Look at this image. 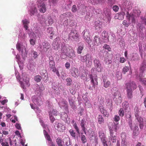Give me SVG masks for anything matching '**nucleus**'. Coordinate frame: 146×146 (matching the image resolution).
Instances as JSON below:
<instances>
[{
    "mask_svg": "<svg viewBox=\"0 0 146 146\" xmlns=\"http://www.w3.org/2000/svg\"><path fill=\"white\" fill-rule=\"evenodd\" d=\"M123 106L124 108L126 109L129 107V104L128 102L125 101L123 103Z\"/></svg>",
    "mask_w": 146,
    "mask_h": 146,
    "instance_id": "45",
    "label": "nucleus"
},
{
    "mask_svg": "<svg viewBox=\"0 0 146 146\" xmlns=\"http://www.w3.org/2000/svg\"><path fill=\"white\" fill-rule=\"evenodd\" d=\"M1 145L2 146H9L8 143L6 141L2 142L1 143Z\"/></svg>",
    "mask_w": 146,
    "mask_h": 146,
    "instance_id": "62",
    "label": "nucleus"
},
{
    "mask_svg": "<svg viewBox=\"0 0 146 146\" xmlns=\"http://www.w3.org/2000/svg\"><path fill=\"white\" fill-rule=\"evenodd\" d=\"M104 82V86L105 88H108L111 84V82L106 79H104L103 80Z\"/></svg>",
    "mask_w": 146,
    "mask_h": 146,
    "instance_id": "25",
    "label": "nucleus"
},
{
    "mask_svg": "<svg viewBox=\"0 0 146 146\" xmlns=\"http://www.w3.org/2000/svg\"><path fill=\"white\" fill-rule=\"evenodd\" d=\"M79 34L76 30H72L69 34L70 37L72 38L74 40H77L79 39Z\"/></svg>",
    "mask_w": 146,
    "mask_h": 146,
    "instance_id": "7",
    "label": "nucleus"
},
{
    "mask_svg": "<svg viewBox=\"0 0 146 146\" xmlns=\"http://www.w3.org/2000/svg\"><path fill=\"white\" fill-rule=\"evenodd\" d=\"M81 61L82 62H86V66L90 67L92 64V57L90 55L87 54L85 55L82 56L81 57Z\"/></svg>",
    "mask_w": 146,
    "mask_h": 146,
    "instance_id": "3",
    "label": "nucleus"
},
{
    "mask_svg": "<svg viewBox=\"0 0 146 146\" xmlns=\"http://www.w3.org/2000/svg\"><path fill=\"white\" fill-rule=\"evenodd\" d=\"M114 120L115 122H117L120 120V117L119 116L115 115L114 118Z\"/></svg>",
    "mask_w": 146,
    "mask_h": 146,
    "instance_id": "59",
    "label": "nucleus"
},
{
    "mask_svg": "<svg viewBox=\"0 0 146 146\" xmlns=\"http://www.w3.org/2000/svg\"><path fill=\"white\" fill-rule=\"evenodd\" d=\"M139 133V128L137 126H135L133 129V135H136Z\"/></svg>",
    "mask_w": 146,
    "mask_h": 146,
    "instance_id": "31",
    "label": "nucleus"
},
{
    "mask_svg": "<svg viewBox=\"0 0 146 146\" xmlns=\"http://www.w3.org/2000/svg\"><path fill=\"white\" fill-rule=\"evenodd\" d=\"M70 72L72 76L74 77H77L79 75L78 69L74 67L71 68Z\"/></svg>",
    "mask_w": 146,
    "mask_h": 146,
    "instance_id": "9",
    "label": "nucleus"
},
{
    "mask_svg": "<svg viewBox=\"0 0 146 146\" xmlns=\"http://www.w3.org/2000/svg\"><path fill=\"white\" fill-rule=\"evenodd\" d=\"M94 27L95 29L97 30H99L102 28V23L100 22L99 23L98 22L96 21L95 23Z\"/></svg>",
    "mask_w": 146,
    "mask_h": 146,
    "instance_id": "26",
    "label": "nucleus"
},
{
    "mask_svg": "<svg viewBox=\"0 0 146 146\" xmlns=\"http://www.w3.org/2000/svg\"><path fill=\"white\" fill-rule=\"evenodd\" d=\"M57 111L56 110L53 109L51 111L49 112V113H51V115L53 114L54 115L56 116L57 115Z\"/></svg>",
    "mask_w": 146,
    "mask_h": 146,
    "instance_id": "53",
    "label": "nucleus"
},
{
    "mask_svg": "<svg viewBox=\"0 0 146 146\" xmlns=\"http://www.w3.org/2000/svg\"><path fill=\"white\" fill-rule=\"evenodd\" d=\"M127 96L128 99H131L133 97V90H132L126 89Z\"/></svg>",
    "mask_w": 146,
    "mask_h": 146,
    "instance_id": "24",
    "label": "nucleus"
},
{
    "mask_svg": "<svg viewBox=\"0 0 146 146\" xmlns=\"http://www.w3.org/2000/svg\"><path fill=\"white\" fill-rule=\"evenodd\" d=\"M77 9L76 6L75 5H74L72 8V10L73 12L75 13L77 11Z\"/></svg>",
    "mask_w": 146,
    "mask_h": 146,
    "instance_id": "61",
    "label": "nucleus"
},
{
    "mask_svg": "<svg viewBox=\"0 0 146 146\" xmlns=\"http://www.w3.org/2000/svg\"><path fill=\"white\" fill-rule=\"evenodd\" d=\"M127 117H128L129 118H128V123L129 125L130 129L131 130L133 129V126L132 125V120L131 119V115L130 114H128L127 115Z\"/></svg>",
    "mask_w": 146,
    "mask_h": 146,
    "instance_id": "20",
    "label": "nucleus"
},
{
    "mask_svg": "<svg viewBox=\"0 0 146 146\" xmlns=\"http://www.w3.org/2000/svg\"><path fill=\"white\" fill-rule=\"evenodd\" d=\"M69 132L71 135L73 137H75L76 135L75 132L72 129H70L69 131Z\"/></svg>",
    "mask_w": 146,
    "mask_h": 146,
    "instance_id": "51",
    "label": "nucleus"
},
{
    "mask_svg": "<svg viewBox=\"0 0 146 146\" xmlns=\"http://www.w3.org/2000/svg\"><path fill=\"white\" fill-rule=\"evenodd\" d=\"M16 48L19 52H21V53H23V49H21V45L19 43H17L16 44Z\"/></svg>",
    "mask_w": 146,
    "mask_h": 146,
    "instance_id": "35",
    "label": "nucleus"
},
{
    "mask_svg": "<svg viewBox=\"0 0 146 146\" xmlns=\"http://www.w3.org/2000/svg\"><path fill=\"white\" fill-rule=\"evenodd\" d=\"M16 77L17 79L19 82L20 84L21 85V87L24 89H26L27 88L29 87L30 84L29 83V78L24 76L23 77V81L25 82V85L24 83L22 81H21V76L19 74L16 75Z\"/></svg>",
    "mask_w": 146,
    "mask_h": 146,
    "instance_id": "2",
    "label": "nucleus"
},
{
    "mask_svg": "<svg viewBox=\"0 0 146 146\" xmlns=\"http://www.w3.org/2000/svg\"><path fill=\"white\" fill-rule=\"evenodd\" d=\"M129 70V68L128 67L125 66L123 69V74H125V73L128 71Z\"/></svg>",
    "mask_w": 146,
    "mask_h": 146,
    "instance_id": "54",
    "label": "nucleus"
},
{
    "mask_svg": "<svg viewBox=\"0 0 146 146\" xmlns=\"http://www.w3.org/2000/svg\"><path fill=\"white\" fill-rule=\"evenodd\" d=\"M49 66L51 69H53L55 68V63L54 61H49Z\"/></svg>",
    "mask_w": 146,
    "mask_h": 146,
    "instance_id": "32",
    "label": "nucleus"
},
{
    "mask_svg": "<svg viewBox=\"0 0 146 146\" xmlns=\"http://www.w3.org/2000/svg\"><path fill=\"white\" fill-rule=\"evenodd\" d=\"M81 139L82 143L84 144L87 141L86 137L84 135H81Z\"/></svg>",
    "mask_w": 146,
    "mask_h": 146,
    "instance_id": "43",
    "label": "nucleus"
},
{
    "mask_svg": "<svg viewBox=\"0 0 146 146\" xmlns=\"http://www.w3.org/2000/svg\"><path fill=\"white\" fill-rule=\"evenodd\" d=\"M126 17L127 19L130 21V19L132 20V22L134 23L135 21L134 15L131 13L129 14L128 12H127Z\"/></svg>",
    "mask_w": 146,
    "mask_h": 146,
    "instance_id": "16",
    "label": "nucleus"
},
{
    "mask_svg": "<svg viewBox=\"0 0 146 146\" xmlns=\"http://www.w3.org/2000/svg\"><path fill=\"white\" fill-rule=\"evenodd\" d=\"M49 117L50 120L52 123H53L55 120L54 118L51 115V113H49Z\"/></svg>",
    "mask_w": 146,
    "mask_h": 146,
    "instance_id": "56",
    "label": "nucleus"
},
{
    "mask_svg": "<svg viewBox=\"0 0 146 146\" xmlns=\"http://www.w3.org/2000/svg\"><path fill=\"white\" fill-rule=\"evenodd\" d=\"M22 22L23 25H28L29 23V22L26 19L22 20Z\"/></svg>",
    "mask_w": 146,
    "mask_h": 146,
    "instance_id": "60",
    "label": "nucleus"
},
{
    "mask_svg": "<svg viewBox=\"0 0 146 146\" xmlns=\"http://www.w3.org/2000/svg\"><path fill=\"white\" fill-rule=\"evenodd\" d=\"M58 104L61 107L65 106L67 104V102L65 101H63L61 102H59Z\"/></svg>",
    "mask_w": 146,
    "mask_h": 146,
    "instance_id": "37",
    "label": "nucleus"
},
{
    "mask_svg": "<svg viewBox=\"0 0 146 146\" xmlns=\"http://www.w3.org/2000/svg\"><path fill=\"white\" fill-rule=\"evenodd\" d=\"M103 48L107 50L108 51H110L111 50V48L109 45L105 44L103 46Z\"/></svg>",
    "mask_w": 146,
    "mask_h": 146,
    "instance_id": "55",
    "label": "nucleus"
},
{
    "mask_svg": "<svg viewBox=\"0 0 146 146\" xmlns=\"http://www.w3.org/2000/svg\"><path fill=\"white\" fill-rule=\"evenodd\" d=\"M121 146H127L126 141H121Z\"/></svg>",
    "mask_w": 146,
    "mask_h": 146,
    "instance_id": "64",
    "label": "nucleus"
},
{
    "mask_svg": "<svg viewBox=\"0 0 146 146\" xmlns=\"http://www.w3.org/2000/svg\"><path fill=\"white\" fill-rule=\"evenodd\" d=\"M82 34L83 35L84 39L87 42H88L90 40V32L87 29H86L83 31Z\"/></svg>",
    "mask_w": 146,
    "mask_h": 146,
    "instance_id": "11",
    "label": "nucleus"
},
{
    "mask_svg": "<svg viewBox=\"0 0 146 146\" xmlns=\"http://www.w3.org/2000/svg\"><path fill=\"white\" fill-rule=\"evenodd\" d=\"M84 48V47L83 45L79 46L77 49V53L79 54L81 53L82 50Z\"/></svg>",
    "mask_w": 146,
    "mask_h": 146,
    "instance_id": "41",
    "label": "nucleus"
},
{
    "mask_svg": "<svg viewBox=\"0 0 146 146\" xmlns=\"http://www.w3.org/2000/svg\"><path fill=\"white\" fill-rule=\"evenodd\" d=\"M98 122L99 124H102V123H104V119L103 117L101 115H99L98 117Z\"/></svg>",
    "mask_w": 146,
    "mask_h": 146,
    "instance_id": "28",
    "label": "nucleus"
},
{
    "mask_svg": "<svg viewBox=\"0 0 146 146\" xmlns=\"http://www.w3.org/2000/svg\"><path fill=\"white\" fill-rule=\"evenodd\" d=\"M119 129L118 123H114L111 127L109 128L110 136V139L112 143L116 142V137L114 134L115 132H117V130Z\"/></svg>",
    "mask_w": 146,
    "mask_h": 146,
    "instance_id": "1",
    "label": "nucleus"
},
{
    "mask_svg": "<svg viewBox=\"0 0 146 146\" xmlns=\"http://www.w3.org/2000/svg\"><path fill=\"white\" fill-rule=\"evenodd\" d=\"M108 101H107L106 102L107 103V106L108 107V108L110 109V111H111L112 110L113 108V105L112 104V102L111 101V100L110 101L109 100L108 102H107Z\"/></svg>",
    "mask_w": 146,
    "mask_h": 146,
    "instance_id": "27",
    "label": "nucleus"
},
{
    "mask_svg": "<svg viewBox=\"0 0 146 146\" xmlns=\"http://www.w3.org/2000/svg\"><path fill=\"white\" fill-rule=\"evenodd\" d=\"M56 142L58 146H62V140L59 138H58L56 140Z\"/></svg>",
    "mask_w": 146,
    "mask_h": 146,
    "instance_id": "44",
    "label": "nucleus"
},
{
    "mask_svg": "<svg viewBox=\"0 0 146 146\" xmlns=\"http://www.w3.org/2000/svg\"><path fill=\"white\" fill-rule=\"evenodd\" d=\"M30 42L31 45L33 46L35 44V39H31L30 40Z\"/></svg>",
    "mask_w": 146,
    "mask_h": 146,
    "instance_id": "58",
    "label": "nucleus"
},
{
    "mask_svg": "<svg viewBox=\"0 0 146 146\" xmlns=\"http://www.w3.org/2000/svg\"><path fill=\"white\" fill-rule=\"evenodd\" d=\"M68 117L67 114L64 112H62L61 114V118L63 120L65 121L67 119Z\"/></svg>",
    "mask_w": 146,
    "mask_h": 146,
    "instance_id": "29",
    "label": "nucleus"
},
{
    "mask_svg": "<svg viewBox=\"0 0 146 146\" xmlns=\"http://www.w3.org/2000/svg\"><path fill=\"white\" fill-rule=\"evenodd\" d=\"M40 73L41 75H44L45 76H46V74H47L46 71L44 69L41 71Z\"/></svg>",
    "mask_w": 146,
    "mask_h": 146,
    "instance_id": "57",
    "label": "nucleus"
},
{
    "mask_svg": "<svg viewBox=\"0 0 146 146\" xmlns=\"http://www.w3.org/2000/svg\"><path fill=\"white\" fill-rule=\"evenodd\" d=\"M46 19L45 18L44 16L42 15L41 16V18L40 20V23L42 24H46Z\"/></svg>",
    "mask_w": 146,
    "mask_h": 146,
    "instance_id": "42",
    "label": "nucleus"
},
{
    "mask_svg": "<svg viewBox=\"0 0 146 146\" xmlns=\"http://www.w3.org/2000/svg\"><path fill=\"white\" fill-rule=\"evenodd\" d=\"M63 142L64 146H68L70 145V139L68 138H64Z\"/></svg>",
    "mask_w": 146,
    "mask_h": 146,
    "instance_id": "23",
    "label": "nucleus"
},
{
    "mask_svg": "<svg viewBox=\"0 0 146 146\" xmlns=\"http://www.w3.org/2000/svg\"><path fill=\"white\" fill-rule=\"evenodd\" d=\"M70 49L65 46H64L62 47L61 51L64 53V54H68Z\"/></svg>",
    "mask_w": 146,
    "mask_h": 146,
    "instance_id": "22",
    "label": "nucleus"
},
{
    "mask_svg": "<svg viewBox=\"0 0 146 146\" xmlns=\"http://www.w3.org/2000/svg\"><path fill=\"white\" fill-rule=\"evenodd\" d=\"M142 74H140L139 76V80L142 83L145 85H146V79L145 78H142Z\"/></svg>",
    "mask_w": 146,
    "mask_h": 146,
    "instance_id": "30",
    "label": "nucleus"
},
{
    "mask_svg": "<svg viewBox=\"0 0 146 146\" xmlns=\"http://www.w3.org/2000/svg\"><path fill=\"white\" fill-rule=\"evenodd\" d=\"M94 41L95 45H99L101 44L100 38L98 36H96L94 38Z\"/></svg>",
    "mask_w": 146,
    "mask_h": 146,
    "instance_id": "19",
    "label": "nucleus"
},
{
    "mask_svg": "<svg viewBox=\"0 0 146 146\" xmlns=\"http://www.w3.org/2000/svg\"><path fill=\"white\" fill-rule=\"evenodd\" d=\"M85 124L84 120L82 119L81 121V123L80 124V126H81L82 130L86 133V129L84 126Z\"/></svg>",
    "mask_w": 146,
    "mask_h": 146,
    "instance_id": "34",
    "label": "nucleus"
},
{
    "mask_svg": "<svg viewBox=\"0 0 146 146\" xmlns=\"http://www.w3.org/2000/svg\"><path fill=\"white\" fill-rule=\"evenodd\" d=\"M119 115L121 117H123L124 115V111L122 108H120L119 111Z\"/></svg>",
    "mask_w": 146,
    "mask_h": 146,
    "instance_id": "50",
    "label": "nucleus"
},
{
    "mask_svg": "<svg viewBox=\"0 0 146 146\" xmlns=\"http://www.w3.org/2000/svg\"><path fill=\"white\" fill-rule=\"evenodd\" d=\"M99 108L101 112L104 114V115L106 117H108L109 115L108 112L104 109V108L102 104L99 105Z\"/></svg>",
    "mask_w": 146,
    "mask_h": 146,
    "instance_id": "12",
    "label": "nucleus"
},
{
    "mask_svg": "<svg viewBox=\"0 0 146 146\" xmlns=\"http://www.w3.org/2000/svg\"><path fill=\"white\" fill-rule=\"evenodd\" d=\"M125 88L127 90H134L137 88V85L133 82L127 83L125 85Z\"/></svg>",
    "mask_w": 146,
    "mask_h": 146,
    "instance_id": "8",
    "label": "nucleus"
},
{
    "mask_svg": "<svg viewBox=\"0 0 146 146\" xmlns=\"http://www.w3.org/2000/svg\"><path fill=\"white\" fill-rule=\"evenodd\" d=\"M99 137L101 139L102 141L106 142V138L104 133L103 131L102 130H100L99 131Z\"/></svg>",
    "mask_w": 146,
    "mask_h": 146,
    "instance_id": "14",
    "label": "nucleus"
},
{
    "mask_svg": "<svg viewBox=\"0 0 146 146\" xmlns=\"http://www.w3.org/2000/svg\"><path fill=\"white\" fill-rule=\"evenodd\" d=\"M121 137L122 141H126V133L125 132H122L121 134Z\"/></svg>",
    "mask_w": 146,
    "mask_h": 146,
    "instance_id": "40",
    "label": "nucleus"
},
{
    "mask_svg": "<svg viewBox=\"0 0 146 146\" xmlns=\"http://www.w3.org/2000/svg\"><path fill=\"white\" fill-rule=\"evenodd\" d=\"M102 39H105L104 40V42H107L109 40V36H108V33L106 31H103L102 33Z\"/></svg>",
    "mask_w": 146,
    "mask_h": 146,
    "instance_id": "13",
    "label": "nucleus"
},
{
    "mask_svg": "<svg viewBox=\"0 0 146 146\" xmlns=\"http://www.w3.org/2000/svg\"><path fill=\"white\" fill-rule=\"evenodd\" d=\"M95 69V68H93L92 69L91 72L92 73L94 72ZM90 78L91 79V82L93 86H94H94L95 85H98V84L97 76L96 75H94V76H93V74H91Z\"/></svg>",
    "mask_w": 146,
    "mask_h": 146,
    "instance_id": "5",
    "label": "nucleus"
},
{
    "mask_svg": "<svg viewBox=\"0 0 146 146\" xmlns=\"http://www.w3.org/2000/svg\"><path fill=\"white\" fill-rule=\"evenodd\" d=\"M135 115L136 117L139 116V111L137 107H135L134 108Z\"/></svg>",
    "mask_w": 146,
    "mask_h": 146,
    "instance_id": "33",
    "label": "nucleus"
},
{
    "mask_svg": "<svg viewBox=\"0 0 146 146\" xmlns=\"http://www.w3.org/2000/svg\"><path fill=\"white\" fill-rule=\"evenodd\" d=\"M66 80L67 82V85L68 86H70L71 85L72 80L70 78H67Z\"/></svg>",
    "mask_w": 146,
    "mask_h": 146,
    "instance_id": "47",
    "label": "nucleus"
},
{
    "mask_svg": "<svg viewBox=\"0 0 146 146\" xmlns=\"http://www.w3.org/2000/svg\"><path fill=\"white\" fill-rule=\"evenodd\" d=\"M140 70L141 71V74H142L144 71L146 70V61L144 60L143 61L142 64L140 66Z\"/></svg>",
    "mask_w": 146,
    "mask_h": 146,
    "instance_id": "18",
    "label": "nucleus"
},
{
    "mask_svg": "<svg viewBox=\"0 0 146 146\" xmlns=\"http://www.w3.org/2000/svg\"><path fill=\"white\" fill-rule=\"evenodd\" d=\"M56 127L58 130L60 131H63L65 130L66 128L65 125L59 123H58L57 124Z\"/></svg>",
    "mask_w": 146,
    "mask_h": 146,
    "instance_id": "15",
    "label": "nucleus"
},
{
    "mask_svg": "<svg viewBox=\"0 0 146 146\" xmlns=\"http://www.w3.org/2000/svg\"><path fill=\"white\" fill-rule=\"evenodd\" d=\"M69 101L70 106H71L72 108L73 109H74L76 108V106L75 105L74 102L72 100H71L69 99Z\"/></svg>",
    "mask_w": 146,
    "mask_h": 146,
    "instance_id": "46",
    "label": "nucleus"
},
{
    "mask_svg": "<svg viewBox=\"0 0 146 146\" xmlns=\"http://www.w3.org/2000/svg\"><path fill=\"white\" fill-rule=\"evenodd\" d=\"M68 56L70 58L74 57L75 55L74 51H72L68 54Z\"/></svg>",
    "mask_w": 146,
    "mask_h": 146,
    "instance_id": "48",
    "label": "nucleus"
},
{
    "mask_svg": "<svg viewBox=\"0 0 146 146\" xmlns=\"http://www.w3.org/2000/svg\"><path fill=\"white\" fill-rule=\"evenodd\" d=\"M94 63L95 67L97 68H100L101 65L100 60L97 58H95L94 61Z\"/></svg>",
    "mask_w": 146,
    "mask_h": 146,
    "instance_id": "21",
    "label": "nucleus"
},
{
    "mask_svg": "<svg viewBox=\"0 0 146 146\" xmlns=\"http://www.w3.org/2000/svg\"><path fill=\"white\" fill-rule=\"evenodd\" d=\"M136 119L139 123V126L140 129H143V118L139 116L136 117Z\"/></svg>",
    "mask_w": 146,
    "mask_h": 146,
    "instance_id": "17",
    "label": "nucleus"
},
{
    "mask_svg": "<svg viewBox=\"0 0 146 146\" xmlns=\"http://www.w3.org/2000/svg\"><path fill=\"white\" fill-rule=\"evenodd\" d=\"M37 11V9L35 7H34L31 9L30 10V15L31 16L34 15V14Z\"/></svg>",
    "mask_w": 146,
    "mask_h": 146,
    "instance_id": "38",
    "label": "nucleus"
},
{
    "mask_svg": "<svg viewBox=\"0 0 146 146\" xmlns=\"http://www.w3.org/2000/svg\"><path fill=\"white\" fill-rule=\"evenodd\" d=\"M35 80L37 82H40L41 79V78L39 75H37L34 77Z\"/></svg>",
    "mask_w": 146,
    "mask_h": 146,
    "instance_id": "36",
    "label": "nucleus"
},
{
    "mask_svg": "<svg viewBox=\"0 0 146 146\" xmlns=\"http://www.w3.org/2000/svg\"><path fill=\"white\" fill-rule=\"evenodd\" d=\"M42 1L41 0H37L36 4L39 11L42 13H44L46 11L45 4L42 3Z\"/></svg>",
    "mask_w": 146,
    "mask_h": 146,
    "instance_id": "6",
    "label": "nucleus"
},
{
    "mask_svg": "<svg viewBox=\"0 0 146 146\" xmlns=\"http://www.w3.org/2000/svg\"><path fill=\"white\" fill-rule=\"evenodd\" d=\"M73 127H74V129L76 130V131H77V133L79 134L80 133V131L79 130V129L78 127L77 126V125L76 124V123H74V124L73 125Z\"/></svg>",
    "mask_w": 146,
    "mask_h": 146,
    "instance_id": "49",
    "label": "nucleus"
},
{
    "mask_svg": "<svg viewBox=\"0 0 146 146\" xmlns=\"http://www.w3.org/2000/svg\"><path fill=\"white\" fill-rule=\"evenodd\" d=\"M112 56L111 54L107 53L105 56L104 62L106 64L108 65L111 64L112 62Z\"/></svg>",
    "mask_w": 146,
    "mask_h": 146,
    "instance_id": "10",
    "label": "nucleus"
},
{
    "mask_svg": "<svg viewBox=\"0 0 146 146\" xmlns=\"http://www.w3.org/2000/svg\"><path fill=\"white\" fill-rule=\"evenodd\" d=\"M52 71L53 72L56 73V74L59 77H60V75L58 71L55 68L52 69Z\"/></svg>",
    "mask_w": 146,
    "mask_h": 146,
    "instance_id": "52",
    "label": "nucleus"
},
{
    "mask_svg": "<svg viewBox=\"0 0 146 146\" xmlns=\"http://www.w3.org/2000/svg\"><path fill=\"white\" fill-rule=\"evenodd\" d=\"M111 92L115 98L121 100V94L116 87L112 88L111 89Z\"/></svg>",
    "mask_w": 146,
    "mask_h": 146,
    "instance_id": "4",
    "label": "nucleus"
},
{
    "mask_svg": "<svg viewBox=\"0 0 146 146\" xmlns=\"http://www.w3.org/2000/svg\"><path fill=\"white\" fill-rule=\"evenodd\" d=\"M122 13H123V14H122L121 13L116 14L115 16V18L119 20L120 19H121L120 17L121 16L123 17L122 15L124 13L123 12H122Z\"/></svg>",
    "mask_w": 146,
    "mask_h": 146,
    "instance_id": "39",
    "label": "nucleus"
},
{
    "mask_svg": "<svg viewBox=\"0 0 146 146\" xmlns=\"http://www.w3.org/2000/svg\"><path fill=\"white\" fill-rule=\"evenodd\" d=\"M126 61L125 58L124 57H120L119 58V62L121 63H123Z\"/></svg>",
    "mask_w": 146,
    "mask_h": 146,
    "instance_id": "63",
    "label": "nucleus"
}]
</instances>
